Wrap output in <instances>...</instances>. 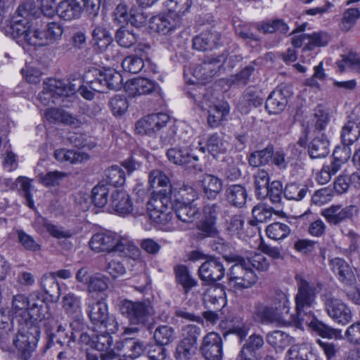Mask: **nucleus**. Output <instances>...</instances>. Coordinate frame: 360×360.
<instances>
[{
	"instance_id": "nucleus-29",
	"label": "nucleus",
	"mask_w": 360,
	"mask_h": 360,
	"mask_svg": "<svg viewBox=\"0 0 360 360\" xmlns=\"http://www.w3.org/2000/svg\"><path fill=\"white\" fill-rule=\"evenodd\" d=\"M227 202L236 207H243L247 200L248 193L245 188L240 184H233L227 186L225 191Z\"/></svg>"
},
{
	"instance_id": "nucleus-40",
	"label": "nucleus",
	"mask_w": 360,
	"mask_h": 360,
	"mask_svg": "<svg viewBox=\"0 0 360 360\" xmlns=\"http://www.w3.org/2000/svg\"><path fill=\"white\" fill-rule=\"evenodd\" d=\"M255 194L258 198L264 199L268 196L267 188L270 185L269 175L264 169H259L255 174Z\"/></svg>"
},
{
	"instance_id": "nucleus-5",
	"label": "nucleus",
	"mask_w": 360,
	"mask_h": 360,
	"mask_svg": "<svg viewBox=\"0 0 360 360\" xmlns=\"http://www.w3.org/2000/svg\"><path fill=\"white\" fill-rule=\"evenodd\" d=\"M88 316L94 325L103 328L106 331L116 333L119 325L113 315H110L106 303L99 300L87 304Z\"/></svg>"
},
{
	"instance_id": "nucleus-1",
	"label": "nucleus",
	"mask_w": 360,
	"mask_h": 360,
	"mask_svg": "<svg viewBox=\"0 0 360 360\" xmlns=\"http://www.w3.org/2000/svg\"><path fill=\"white\" fill-rule=\"evenodd\" d=\"M295 279L297 288L295 302L298 323L308 326L311 330L322 338L338 339L340 337V330L333 328L318 320L311 311L321 289L320 284L308 281L302 274H296Z\"/></svg>"
},
{
	"instance_id": "nucleus-42",
	"label": "nucleus",
	"mask_w": 360,
	"mask_h": 360,
	"mask_svg": "<svg viewBox=\"0 0 360 360\" xmlns=\"http://www.w3.org/2000/svg\"><path fill=\"white\" fill-rule=\"evenodd\" d=\"M200 150L203 153L207 150L214 158L226 151L224 143L217 134H212L207 141L206 146L200 147Z\"/></svg>"
},
{
	"instance_id": "nucleus-3",
	"label": "nucleus",
	"mask_w": 360,
	"mask_h": 360,
	"mask_svg": "<svg viewBox=\"0 0 360 360\" xmlns=\"http://www.w3.org/2000/svg\"><path fill=\"white\" fill-rule=\"evenodd\" d=\"M90 75L94 77L87 80L90 88L96 92L104 93L107 89L118 90L122 86V77L114 69H104L103 70L94 68L85 75L86 79Z\"/></svg>"
},
{
	"instance_id": "nucleus-13",
	"label": "nucleus",
	"mask_w": 360,
	"mask_h": 360,
	"mask_svg": "<svg viewBox=\"0 0 360 360\" xmlns=\"http://www.w3.org/2000/svg\"><path fill=\"white\" fill-rule=\"evenodd\" d=\"M181 24V18L176 13L169 11L152 17L150 20V29L163 34L179 27Z\"/></svg>"
},
{
	"instance_id": "nucleus-49",
	"label": "nucleus",
	"mask_w": 360,
	"mask_h": 360,
	"mask_svg": "<svg viewBox=\"0 0 360 360\" xmlns=\"http://www.w3.org/2000/svg\"><path fill=\"white\" fill-rule=\"evenodd\" d=\"M106 181L110 187L122 186L125 182L124 171L118 166L113 165L105 171Z\"/></svg>"
},
{
	"instance_id": "nucleus-12",
	"label": "nucleus",
	"mask_w": 360,
	"mask_h": 360,
	"mask_svg": "<svg viewBox=\"0 0 360 360\" xmlns=\"http://www.w3.org/2000/svg\"><path fill=\"white\" fill-rule=\"evenodd\" d=\"M63 27L57 22L48 23L43 30H34L31 43L33 46H46L54 44L63 34Z\"/></svg>"
},
{
	"instance_id": "nucleus-10",
	"label": "nucleus",
	"mask_w": 360,
	"mask_h": 360,
	"mask_svg": "<svg viewBox=\"0 0 360 360\" xmlns=\"http://www.w3.org/2000/svg\"><path fill=\"white\" fill-rule=\"evenodd\" d=\"M170 199L165 197L155 198L148 203L147 211L149 218L158 226L167 225L173 218V214L167 212Z\"/></svg>"
},
{
	"instance_id": "nucleus-14",
	"label": "nucleus",
	"mask_w": 360,
	"mask_h": 360,
	"mask_svg": "<svg viewBox=\"0 0 360 360\" xmlns=\"http://www.w3.org/2000/svg\"><path fill=\"white\" fill-rule=\"evenodd\" d=\"M200 351L206 360H221L222 358V340L216 333H207L202 340Z\"/></svg>"
},
{
	"instance_id": "nucleus-50",
	"label": "nucleus",
	"mask_w": 360,
	"mask_h": 360,
	"mask_svg": "<svg viewBox=\"0 0 360 360\" xmlns=\"http://www.w3.org/2000/svg\"><path fill=\"white\" fill-rule=\"evenodd\" d=\"M31 300H29L25 295L18 294L14 295L12 300V310L16 316L20 318L27 314L29 306L30 305Z\"/></svg>"
},
{
	"instance_id": "nucleus-25",
	"label": "nucleus",
	"mask_w": 360,
	"mask_h": 360,
	"mask_svg": "<svg viewBox=\"0 0 360 360\" xmlns=\"http://www.w3.org/2000/svg\"><path fill=\"white\" fill-rule=\"evenodd\" d=\"M174 208L176 217L184 223H192L200 215V209L194 203L178 201L174 202Z\"/></svg>"
},
{
	"instance_id": "nucleus-52",
	"label": "nucleus",
	"mask_w": 360,
	"mask_h": 360,
	"mask_svg": "<svg viewBox=\"0 0 360 360\" xmlns=\"http://www.w3.org/2000/svg\"><path fill=\"white\" fill-rule=\"evenodd\" d=\"M117 348L118 349H129V353L128 354V356L131 359L137 358L143 352V344L132 339H125L123 341L118 342Z\"/></svg>"
},
{
	"instance_id": "nucleus-24",
	"label": "nucleus",
	"mask_w": 360,
	"mask_h": 360,
	"mask_svg": "<svg viewBox=\"0 0 360 360\" xmlns=\"http://www.w3.org/2000/svg\"><path fill=\"white\" fill-rule=\"evenodd\" d=\"M330 153V141L324 134H315L308 145V153L312 159L323 158Z\"/></svg>"
},
{
	"instance_id": "nucleus-57",
	"label": "nucleus",
	"mask_w": 360,
	"mask_h": 360,
	"mask_svg": "<svg viewBox=\"0 0 360 360\" xmlns=\"http://www.w3.org/2000/svg\"><path fill=\"white\" fill-rule=\"evenodd\" d=\"M136 130L139 134H150L158 130L153 114L139 120L136 124Z\"/></svg>"
},
{
	"instance_id": "nucleus-51",
	"label": "nucleus",
	"mask_w": 360,
	"mask_h": 360,
	"mask_svg": "<svg viewBox=\"0 0 360 360\" xmlns=\"http://www.w3.org/2000/svg\"><path fill=\"white\" fill-rule=\"evenodd\" d=\"M187 95L198 103L200 108L205 107V103L201 98L210 96L207 94V89L202 84H195L193 82L186 89Z\"/></svg>"
},
{
	"instance_id": "nucleus-45",
	"label": "nucleus",
	"mask_w": 360,
	"mask_h": 360,
	"mask_svg": "<svg viewBox=\"0 0 360 360\" xmlns=\"http://www.w3.org/2000/svg\"><path fill=\"white\" fill-rule=\"evenodd\" d=\"M94 45L96 46L102 51L111 43L112 37L110 32L102 27H96L92 32Z\"/></svg>"
},
{
	"instance_id": "nucleus-7",
	"label": "nucleus",
	"mask_w": 360,
	"mask_h": 360,
	"mask_svg": "<svg viewBox=\"0 0 360 360\" xmlns=\"http://www.w3.org/2000/svg\"><path fill=\"white\" fill-rule=\"evenodd\" d=\"M3 30L6 36L15 40L20 45L32 46L31 42L33 41L34 30H31L28 19L13 17L9 23L4 27Z\"/></svg>"
},
{
	"instance_id": "nucleus-17",
	"label": "nucleus",
	"mask_w": 360,
	"mask_h": 360,
	"mask_svg": "<svg viewBox=\"0 0 360 360\" xmlns=\"http://www.w3.org/2000/svg\"><path fill=\"white\" fill-rule=\"evenodd\" d=\"M354 211H356V209L353 205L342 207L340 205H337L323 210L321 214L324 217L329 224L338 225L352 218Z\"/></svg>"
},
{
	"instance_id": "nucleus-56",
	"label": "nucleus",
	"mask_w": 360,
	"mask_h": 360,
	"mask_svg": "<svg viewBox=\"0 0 360 360\" xmlns=\"http://www.w3.org/2000/svg\"><path fill=\"white\" fill-rule=\"evenodd\" d=\"M143 59L136 56H127L122 63L124 70L132 74L139 73L143 69Z\"/></svg>"
},
{
	"instance_id": "nucleus-16",
	"label": "nucleus",
	"mask_w": 360,
	"mask_h": 360,
	"mask_svg": "<svg viewBox=\"0 0 360 360\" xmlns=\"http://www.w3.org/2000/svg\"><path fill=\"white\" fill-rule=\"evenodd\" d=\"M110 205L113 211L119 215H127L133 210L131 198L123 190L112 189Z\"/></svg>"
},
{
	"instance_id": "nucleus-31",
	"label": "nucleus",
	"mask_w": 360,
	"mask_h": 360,
	"mask_svg": "<svg viewBox=\"0 0 360 360\" xmlns=\"http://www.w3.org/2000/svg\"><path fill=\"white\" fill-rule=\"evenodd\" d=\"M18 322L19 324L18 333L28 338V343L37 345L40 335V330L37 323L23 317L19 318Z\"/></svg>"
},
{
	"instance_id": "nucleus-47",
	"label": "nucleus",
	"mask_w": 360,
	"mask_h": 360,
	"mask_svg": "<svg viewBox=\"0 0 360 360\" xmlns=\"http://www.w3.org/2000/svg\"><path fill=\"white\" fill-rule=\"evenodd\" d=\"M288 360H314V355L306 345H293L288 351Z\"/></svg>"
},
{
	"instance_id": "nucleus-59",
	"label": "nucleus",
	"mask_w": 360,
	"mask_h": 360,
	"mask_svg": "<svg viewBox=\"0 0 360 360\" xmlns=\"http://www.w3.org/2000/svg\"><path fill=\"white\" fill-rule=\"evenodd\" d=\"M49 342L46 345V347L49 348L55 343L60 345L61 347H65L70 348L71 342L74 341L72 335L69 337L68 333H59L49 332L48 333Z\"/></svg>"
},
{
	"instance_id": "nucleus-20",
	"label": "nucleus",
	"mask_w": 360,
	"mask_h": 360,
	"mask_svg": "<svg viewBox=\"0 0 360 360\" xmlns=\"http://www.w3.org/2000/svg\"><path fill=\"white\" fill-rule=\"evenodd\" d=\"M84 0H63L56 8L60 18L71 20L79 18L82 14V3Z\"/></svg>"
},
{
	"instance_id": "nucleus-53",
	"label": "nucleus",
	"mask_w": 360,
	"mask_h": 360,
	"mask_svg": "<svg viewBox=\"0 0 360 360\" xmlns=\"http://www.w3.org/2000/svg\"><path fill=\"white\" fill-rule=\"evenodd\" d=\"M360 18V11L356 8H350L343 13L340 28L345 32H348L356 24L357 20Z\"/></svg>"
},
{
	"instance_id": "nucleus-9",
	"label": "nucleus",
	"mask_w": 360,
	"mask_h": 360,
	"mask_svg": "<svg viewBox=\"0 0 360 360\" xmlns=\"http://www.w3.org/2000/svg\"><path fill=\"white\" fill-rule=\"evenodd\" d=\"M323 301L328 315L335 322L345 325L352 320V311L342 300L325 295Z\"/></svg>"
},
{
	"instance_id": "nucleus-58",
	"label": "nucleus",
	"mask_w": 360,
	"mask_h": 360,
	"mask_svg": "<svg viewBox=\"0 0 360 360\" xmlns=\"http://www.w3.org/2000/svg\"><path fill=\"white\" fill-rule=\"evenodd\" d=\"M16 234L18 242L25 250L32 252H37L41 250V245L35 241L34 238L22 230H17Z\"/></svg>"
},
{
	"instance_id": "nucleus-26",
	"label": "nucleus",
	"mask_w": 360,
	"mask_h": 360,
	"mask_svg": "<svg viewBox=\"0 0 360 360\" xmlns=\"http://www.w3.org/2000/svg\"><path fill=\"white\" fill-rule=\"evenodd\" d=\"M115 235L110 233H98L91 237L90 248L95 252H112L114 247Z\"/></svg>"
},
{
	"instance_id": "nucleus-15",
	"label": "nucleus",
	"mask_w": 360,
	"mask_h": 360,
	"mask_svg": "<svg viewBox=\"0 0 360 360\" xmlns=\"http://www.w3.org/2000/svg\"><path fill=\"white\" fill-rule=\"evenodd\" d=\"M148 183L153 193H156L155 198L165 197L170 199L172 185L168 176L164 172L159 169L152 170L149 174Z\"/></svg>"
},
{
	"instance_id": "nucleus-46",
	"label": "nucleus",
	"mask_w": 360,
	"mask_h": 360,
	"mask_svg": "<svg viewBox=\"0 0 360 360\" xmlns=\"http://www.w3.org/2000/svg\"><path fill=\"white\" fill-rule=\"evenodd\" d=\"M255 63L252 62L248 65L243 68L239 72L232 75L231 77V84L232 85L244 86L251 81V77L255 71Z\"/></svg>"
},
{
	"instance_id": "nucleus-62",
	"label": "nucleus",
	"mask_w": 360,
	"mask_h": 360,
	"mask_svg": "<svg viewBox=\"0 0 360 360\" xmlns=\"http://www.w3.org/2000/svg\"><path fill=\"white\" fill-rule=\"evenodd\" d=\"M109 106L114 115H122L127 111L128 103L125 96L116 95L110 100Z\"/></svg>"
},
{
	"instance_id": "nucleus-43",
	"label": "nucleus",
	"mask_w": 360,
	"mask_h": 360,
	"mask_svg": "<svg viewBox=\"0 0 360 360\" xmlns=\"http://www.w3.org/2000/svg\"><path fill=\"white\" fill-rule=\"evenodd\" d=\"M330 120L328 112L323 109L321 107L318 106L314 109V112L312 119V127L314 128L313 132L314 134H321L326 127L328 125Z\"/></svg>"
},
{
	"instance_id": "nucleus-48",
	"label": "nucleus",
	"mask_w": 360,
	"mask_h": 360,
	"mask_svg": "<svg viewBox=\"0 0 360 360\" xmlns=\"http://www.w3.org/2000/svg\"><path fill=\"white\" fill-rule=\"evenodd\" d=\"M266 233L269 238L278 240L286 238L290 233V229L285 224L276 222L266 227Z\"/></svg>"
},
{
	"instance_id": "nucleus-55",
	"label": "nucleus",
	"mask_w": 360,
	"mask_h": 360,
	"mask_svg": "<svg viewBox=\"0 0 360 360\" xmlns=\"http://www.w3.org/2000/svg\"><path fill=\"white\" fill-rule=\"evenodd\" d=\"M109 331L96 335L93 338V342L91 347L101 352L108 351L112 346V338L110 336Z\"/></svg>"
},
{
	"instance_id": "nucleus-8",
	"label": "nucleus",
	"mask_w": 360,
	"mask_h": 360,
	"mask_svg": "<svg viewBox=\"0 0 360 360\" xmlns=\"http://www.w3.org/2000/svg\"><path fill=\"white\" fill-rule=\"evenodd\" d=\"M205 261L198 269L200 278L208 285L221 280L225 275V266L219 257L204 255Z\"/></svg>"
},
{
	"instance_id": "nucleus-54",
	"label": "nucleus",
	"mask_w": 360,
	"mask_h": 360,
	"mask_svg": "<svg viewBox=\"0 0 360 360\" xmlns=\"http://www.w3.org/2000/svg\"><path fill=\"white\" fill-rule=\"evenodd\" d=\"M66 176L67 173L59 171L49 172L46 174H40L38 176L39 182L46 187L58 186L60 181Z\"/></svg>"
},
{
	"instance_id": "nucleus-37",
	"label": "nucleus",
	"mask_w": 360,
	"mask_h": 360,
	"mask_svg": "<svg viewBox=\"0 0 360 360\" xmlns=\"http://www.w3.org/2000/svg\"><path fill=\"white\" fill-rule=\"evenodd\" d=\"M112 252H118L124 257L135 258L139 256V248L127 238L115 236Z\"/></svg>"
},
{
	"instance_id": "nucleus-63",
	"label": "nucleus",
	"mask_w": 360,
	"mask_h": 360,
	"mask_svg": "<svg viewBox=\"0 0 360 360\" xmlns=\"http://www.w3.org/2000/svg\"><path fill=\"white\" fill-rule=\"evenodd\" d=\"M63 308L68 314H75L81 307L80 298L74 293H68L63 299Z\"/></svg>"
},
{
	"instance_id": "nucleus-61",
	"label": "nucleus",
	"mask_w": 360,
	"mask_h": 360,
	"mask_svg": "<svg viewBox=\"0 0 360 360\" xmlns=\"http://www.w3.org/2000/svg\"><path fill=\"white\" fill-rule=\"evenodd\" d=\"M39 8L35 5L34 0H25L20 5L16 11L18 18L27 19L30 17H34L38 13Z\"/></svg>"
},
{
	"instance_id": "nucleus-38",
	"label": "nucleus",
	"mask_w": 360,
	"mask_h": 360,
	"mask_svg": "<svg viewBox=\"0 0 360 360\" xmlns=\"http://www.w3.org/2000/svg\"><path fill=\"white\" fill-rule=\"evenodd\" d=\"M153 338L156 344L164 347L174 342L176 336L175 330L172 326L160 325L155 329Z\"/></svg>"
},
{
	"instance_id": "nucleus-39",
	"label": "nucleus",
	"mask_w": 360,
	"mask_h": 360,
	"mask_svg": "<svg viewBox=\"0 0 360 360\" xmlns=\"http://www.w3.org/2000/svg\"><path fill=\"white\" fill-rule=\"evenodd\" d=\"M44 292L51 301H57L60 295V288L54 275H44L41 281Z\"/></svg>"
},
{
	"instance_id": "nucleus-36",
	"label": "nucleus",
	"mask_w": 360,
	"mask_h": 360,
	"mask_svg": "<svg viewBox=\"0 0 360 360\" xmlns=\"http://www.w3.org/2000/svg\"><path fill=\"white\" fill-rule=\"evenodd\" d=\"M255 319L261 323H272L277 321V312L274 307L259 302L255 306Z\"/></svg>"
},
{
	"instance_id": "nucleus-60",
	"label": "nucleus",
	"mask_w": 360,
	"mask_h": 360,
	"mask_svg": "<svg viewBox=\"0 0 360 360\" xmlns=\"http://www.w3.org/2000/svg\"><path fill=\"white\" fill-rule=\"evenodd\" d=\"M198 198V192L192 186L184 184L178 191V195L174 202L180 201L185 203H194L195 199Z\"/></svg>"
},
{
	"instance_id": "nucleus-41",
	"label": "nucleus",
	"mask_w": 360,
	"mask_h": 360,
	"mask_svg": "<svg viewBox=\"0 0 360 360\" xmlns=\"http://www.w3.org/2000/svg\"><path fill=\"white\" fill-rule=\"evenodd\" d=\"M113 188L104 182H100L92 189L91 200L97 207H104L108 200V194Z\"/></svg>"
},
{
	"instance_id": "nucleus-32",
	"label": "nucleus",
	"mask_w": 360,
	"mask_h": 360,
	"mask_svg": "<svg viewBox=\"0 0 360 360\" xmlns=\"http://www.w3.org/2000/svg\"><path fill=\"white\" fill-rule=\"evenodd\" d=\"M207 124L210 127H217L221 124L222 122L229 112L228 103H223L218 105H214L207 110Z\"/></svg>"
},
{
	"instance_id": "nucleus-6",
	"label": "nucleus",
	"mask_w": 360,
	"mask_h": 360,
	"mask_svg": "<svg viewBox=\"0 0 360 360\" xmlns=\"http://www.w3.org/2000/svg\"><path fill=\"white\" fill-rule=\"evenodd\" d=\"M120 311L130 323L139 326H144L153 314V307L150 303L127 300L120 302Z\"/></svg>"
},
{
	"instance_id": "nucleus-64",
	"label": "nucleus",
	"mask_w": 360,
	"mask_h": 360,
	"mask_svg": "<svg viewBox=\"0 0 360 360\" xmlns=\"http://www.w3.org/2000/svg\"><path fill=\"white\" fill-rule=\"evenodd\" d=\"M337 65L341 72L345 71L346 68L360 70V57L356 53L351 52L347 55L342 56V59L338 61Z\"/></svg>"
},
{
	"instance_id": "nucleus-19",
	"label": "nucleus",
	"mask_w": 360,
	"mask_h": 360,
	"mask_svg": "<svg viewBox=\"0 0 360 360\" xmlns=\"http://www.w3.org/2000/svg\"><path fill=\"white\" fill-rule=\"evenodd\" d=\"M221 34L216 31H206L193 39V47L198 51H207L220 44Z\"/></svg>"
},
{
	"instance_id": "nucleus-28",
	"label": "nucleus",
	"mask_w": 360,
	"mask_h": 360,
	"mask_svg": "<svg viewBox=\"0 0 360 360\" xmlns=\"http://www.w3.org/2000/svg\"><path fill=\"white\" fill-rule=\"evenodd\" d=\"M284 89L273 91L266 98L265 108L269 114H278L281 112L288 104V99Z\"/></svg>"
},
{
	"instance_id": "nucleus-27",
	"label": "nucleus",
	"mask_w": 360,
	"mask_h": 360,
	"mask_svg": "<svg viewBox=\"0 0 360 360\" xmlns=\"http://www.w3.org/2000/svg\"><path fill=\"white\" fill-rule=\"evenodd\" d=\"M200 183L203 193L208 199H215L222 191V180L217 176L205 174L202 176Z\"/></svg>"
},
{
	"instance_id": "nucleus-23",
	"label": "nucleus",
	"mask_w": 360,
	"mask_h": 360,
	"mask_svg": "<svg viewBox=\"0 0 360 360\" xmlns=\"http://www.w3.org/2000/svg\"><path fill=\"white\" fill-rule=\"evenodd\" d=\"M333 271L338 276V279L345 285L355 283L356 277L350 266L341 258H335L330 261Z\"/></svg>"
},
{
	"instance_id": "nucleus-2",
	"label": "nucleus",
	"mask_w": 360,
	"mask_h": 360,
	"mask_svg": "<svg viewBox=\"0 0 360 360\" xmlns=\"http://www.w3.org/2000/svg\"><path fill=\"white\" fill-rule=\"evenodd\" d=\"M230 259L236 264L229 269V281L235 287L240 289L250 288L257 281V276L250 265L260 271H266L269 267V262L262 253H255L248 257L247 260L240 256H236Z\"/></svg>"
},
{
	"instance_id": "nucleus-21",
	"label": "nucleus",
	"mask_w": 360,
	"mask_h": 360,
	"mask_svg": "<svg viewBox=\"0 0 360 360\" xmlns=\"http://www.w3.org/2000/svg\"><path fill=\"white\" fill-rule=\"evenodd\" d=\"M156 87L155 82L143 77L134 79L125 85L126 91L131 97L150 94L156 89Z\"/></svg>"
},
{
	"instance_id": "nucleus-11",
	"label": "nucleus",
	"mask_w": 360,
	"mask_h": 360,
	"mask_svg": "<svg viewBox=\"0 0 360 360\" xmlns=\"http://www.w3.org/2000/svg\"><path fill=\"white\" fill-rule=\"evenodd\" d=\"M226 59V55L222 53L217 57H207L205 60L197 65L193 72V77L202 82L212 79L219 70L222 64Z\"/></svg>"
},
{
	"instance_id": "nucleus-18",
	"label": "nucleus",
	"mask_w": 360,
	"mask_h": 360,
	"mask_svg": "<svg viewBox=\"0 0 360 360\" xmlns=\"http://www.w3.org/2000/svg\"><path fill=\"white\" fill-rule=\"evenodd\" d=\"M264 344L263 338L257 334L251 335L243 345L236 360H259L257 351Z\"/></svg>"
},
{
	"instance_id": "nucleus-33",
	"label": "nucleus",
	"mask_w": 360,
	"mask_h": 360,
	"mask_svg": "<svg viewBox=\"0 0 360 360\" xmlns=\"http://www.w3.org/2000/svg\"><path fill=\"white\" fill-rule=\"evenodd\" d=\"M360 136V118H350L343 126L341 138L345 145L349 146Z\"/></svg>"
},
{
	"instance_id": "nucleus-30",
	"label": "nucleus",
	"mask_w": 360,
	"mask_h": 360,
	"mask_svg": "<svg viewBox=\"0 0 360 360\" xmlns=\"http://www.w3.org/2000/svg\"><path fill=\"white\" fill-rule=\"evenodd\" d=\"M167 157L170 162L177 165H186L192 160H197L196 156L191 155L188 147L175 146L167 151Z\"/></svg>"
},
{
	"instance_id": "nucleus-22",
	"label": "nucleus",
	"mask_w": 360,
	"mask_h": 360,
	"mask_svg": "<svg viewBox=\"0 0 360 360\" xmlns=\"http://www.w3.org/2000/svg\"><path fill=\"white\" fill-rule=\"evenodd\" d=\"M49 316L48 304L43 300H40L38 295H32V301L25 318L36 323L48 319Z\"/></svg>"
},
{
	"instance_id": "nucleus-4",
	"label": "nucleus",
	"mask_w": 360,
	"mask_h": 360,
	"mask_svg": "<svg viewBox=\"0 0 360 360\" xmlns=\"http://www.w3.org/2000/svg\"><path fill=\"white\" fill-rule=\"evenodd\" d=\"M201 335L200 327L189 324L182 328V340L178 343L174 357L176 360H188L196 352L198 340Z\"/></svg>"
},
{
	"instance_id": "nucleus-35",
	"label": "nucleus",
	"mask_w": 360,
	"mask_h": 360,
	"mask_svg": "<svg viewBox=\"0 0 360 360\" xmlns=\"http://www.w3.org/2000/svg\"><path fill=\"white\" fill-rule=\"evenodd\" d=\"M176 281L180 284L185 294L198 284V281L190 274L188 268L184 265H177L174 269Z\"/></svg>"
},
{
	"instance_id": "nucleus-44",
	"label": "nucleus",
	"mask_w": 360,
	"mask_h": 360,
	"mask_svg": "<svg viewBox=\"0 0 360 360\" xmlns=\"http://www.w3.org/2000/svg\"><path fill=\"white\" fill-rule=\"evenodd\" d=\"M308 192V186L295 182L288 184L283 191L284 196L288 200H301Z\"/></svg>"
},
{
	"instance_id": "nucleus-34",
	"label": "nucleus",
	"mask_w": 360,
	"mask_h": 360,
	"mask_svg": "<svg viewBox=\"0 0 360 360\" xmlns=\"http://www.w3.org/2000/svg\"><path fill=\"white\" fill-rule=\"evenodd\" d=\"M139 34L134 29L129 25L121 26L115 33V39L116 42L124 48H130L134 45L138 40Z\"/></svg>"
}]
</instances>
